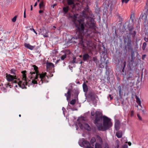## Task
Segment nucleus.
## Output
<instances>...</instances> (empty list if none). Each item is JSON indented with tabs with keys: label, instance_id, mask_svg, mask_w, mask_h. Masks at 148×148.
Here are the masks:
<instances>
[{
	"label": "nucleus",
	"instance_id": "nucleus-5",
	"mask_svg": "<svg viewBox=\"0 0 148 148\" xmlns=\"http://www.w3.org/2000/svg\"><path fill=\"white\" fill-rule=\"evenodd\" d=\"M103 119V116H102V113L99 111H96L95 112V119L94 122L97 127L98 130L99 126L100 124H102Z\"/></svg>",
	"mask_w": 148,
	"mask_h": 148
},
{
	"label": "nucleus",
	"instance_id": "nucleus-31",
	"mask_svg": "<svg viewBox=\"0 0 148 148\" xmlns=\"http://www.w3.org/2000/svg\"><path fill=\"white\" fill-rule=\"evenodd\" d=\"M95 12L96 14H99L100 11V9L98 8H95Z\"/></svg>",
	"mask_w": 148,
	"mask_h": 148
},
{
	"label": "nucleus",
	"instance_id": "nucleus-25",
	"mask_svg": "<svg viewBox=\"0 0 148 148\" xmlns=\"http://www.w3.org/2000/svg\"><path fill=\"white\" fill-rule=\"evenodd\" d=\"M116 135L118 138H121L122 136V133L121 132H117L116 133Z\"/></svg>",
	"mask_w": 148,
	"mask_h": 148
},
{
	"label": "nucleus",
	"instance_id": "nucleus-18",
	"mask_svg": "<svg viewBox=\"0 0 148 148\" xmlns=\"http://www.w3.org/2000/svg\"><path fill=\"white\" fill-rule=\"evenodd\" d=\"M72 90L71 89H68V91L67 93V100H68L71 97V93L72 92Z\"/></svg>",
	"mask_w": 148,
	"mask_h": 148
},
{
	"label": "nucleus",
	"instance_id": "nucleus-53",
	"mask_svg": "<svg viewBox=\"0 0 148 148\" xmlns=\"http://www.w3.org/2000/svg\"><path fill=\"white\" fill-rule=\"evenodd\" d=\"M43 12V10H40L39 11V13L40 14H41Z\"/></svg>",
	"mask_w": 148,
	"mask_h": 148
},
{
	"label": "nucleus",
	"instance_id": "nucleus-41",
	"mask_svg": "<svg viewBox=\"0 0 148 148\" xmlns=\"http://www.w3.org/2000/svg\"><path fill=\"white\" fill-rule=\"evenodd\" d=\"M6 87L7 88L8 87V86H9L10 87V88H11V84H10V83L9 82H8L7 84H5Z\"/></svg>",
	"mask_w": 148,
	"mask_h": 148
},
{
	"label": "nucleus",
	"instance_id": "nucleus-59",
	"mask_svg": "<svg viewBox=\"0 0 148 148\" xmlns=\"http://www.w3.org/2000/svg\"><path fill=\"white\" fill-rule=\"evenodd\" d=\"M33 10V8H32V5H31V8H30V10L31 11H32V10Z\"/></svg>",
	"mask_w": 148,
	"mask_h": 148
},
{
	"label": "nucleus",
	"instance_id": "nucleus-22",
	"mask_svg": "<svg viewBox=\"0 0 148 148\" xmlns=\"http://www.w3.org/2000/svg\"><path fill=\"white\" fill-rule=\"evenodd\" d=\"M75 0H66L67 4L69 5H72L74 4V1Z\"/></svg>",
	"mask_w": 148,
	"mask_h": 148
},
{
	"label": "nucleus",
	"instance_id": "nucleus-23",
	"mask_svg": "<svg viewBox=\"0 0 148 148\" xmlns=\"http://www.w3.org/2000/svg\"><path fill=\"white\" fill-rule=\"evenodd\" d=\"M44 2L43 1H42L40 2L39 4V7L40 9H44Z\"/></svg>",
	"mask_w": 148,
	"mask_h": 148
},
{
	"label": "nucleus",
	"instance_id": "nucleus-3",
	"mask_svg": "<svg viewBox=\"0 0 148 148\" xmlns=\"http://www.w3.org/2000/svg\"><path fill=\"white\" fill-rule=\"evenodd\" d=\"M34 69L33 71L30 72L31 75L29 76L30 78H33L34 79H38V78H39L40 79V81L39 82V85L42 84L43 81L45 79V77L46 76L48 78V76L46 75L47 73H42L40 74L39 72L38 69V67L36 65H34Z\"/></svg>",
	"mask_w": 148,
	"mask_h": 148
},
{
	"label": "nucleus",
	"instance_id": "nucleus-16",
	"mask_svg": "<svg viewBox=\"0 0 148 148\" xmlns=\"http://www.w3.org/2000/svg\"><path fill=\"white\" fill-rule=\"evenodd\" d=\"M120 126V123L119 121H116L115 124V127L116 130L117 131L119 129Z\"/></svg>",
	"mask_w": 148,
	"mask_h": 148
},
{
	"label": "nucleus",
	"instance_id": "nucleus-46",
	"mask_svg": "<svg viewBox=\"0 0 148 148\" xmlns=\"http://www.w3.org/2000/svg\"><path fill=\"white\" fill-rule=\"evenodd\" d=\"M30 30L31 31H33V32H34L36 34H37V32H36L35 31V30H34V29L32 28H31L30 29Z\"/></svg>",
	"mask_w": 148,
	"mask_h": 148
},
{
	"label": "nucleus",
	"instance_id": "nucleus-60",
	"mask_svg": "<svg viewBox=\"0 0 148 148\" xmlns=\"http://www.w3.org/2000/svg\"><path fill=\"white\" fill-rule=\"evenodd\" d=\"M60 61V60L59 59V60H57V61H56V63H58Z\"/></svg>",
	"mask_w": 148,
	"mask_h": 148
},
{
	"label": "nucleus",
	"instance_id": "nucleus-13",
	"mask_svg": "<svg viewBox=\"0 0 148 148\" xmlns=\"http://www.w3.org/2000/svg\"><path fill=\"white\" fill-rule=\"evenodd\" d=\"M6 79L8 82H12L14 80L13 76L10 74H7Z\"/></svg>",
	"mask_w": 148,
	"mask_h": 148
},
{
	"label": "nucleus",
	"instance_id": "nucleus-11",
	"mask_svg": "<svg viewBox=\"0 0 148 148\" xmlns=\"http://www.w3.org/2000/svg\"><path fill=\"white\" fill-rule=\"evenodd\" d=\"M46 68L47 70H50L51 69L53 68L54 67V65L51 62H47L46 63Z\"/></svg>",
	"mask_w": 148,
	"mask_h": 148
},
{
	"label": "nucleus",
	"instance_id": "nucleus-52",
	"mask_svg": "<svg viewBox=\"0 0 148 148\" xmlns=\"http://www.w3.org/2000/svg\"><path fill=\"white\" fill-rule=\"evenodd\" d=\"M146 56V55H143L142 56V59L144 60V59L145 58V57Z\"/></svg>",
	"mask_w": 148,
	"mask_h": 148
},
{
	"label": "nucleus",
	"instance_id": "nucleus-48",
	"mask_svg": "<svg viewBox=\"0 0 148 148\" xmlns=\"http://www.w3.org/2000/svg\"><path fill=\"white\" fill-rule=\"evenodd\" d=\"M25 11H26V9L25 8L24 12V16H23L24 18H25L26 17Z\"/></svg>",
	"mask_w": 148,
	"mask_h": 148
},
{
	"label": "nucleus",
	"instance_id": "nucleus-14",
	"mask_svg": "<svg viewBox=\"0 0 148 148\" xmlns=\"http://www.w3.org/2000/svg\"><path fill=\"white\" fill-rule=\"evenodd\" d=\"M82 144L83 146L86 148H87L90 145V143L87 141H83L82 142Z\"/></svg>",
	"mask_w": 148,
	"mask_h": 148
},
{
	"label": "nucleus",
	"instance_id": "nucleus-45",
	"mask_svg": "<svg viewBox=\"0 0 148 148\" xmlns=\"http://www.w3.org/2000/svg\"><path fill=\"white\" fill-rule=\"evenodd\" d=\"M128 148L127 145L126 144H125L122 146V148Z\"/></svg>",
	"mask_w": 148,
	"mask_h": 148
},
{
	"label": "nucleus",
	"instance_id": "nucleus-10",
	"mask_svg": "<svg viewBox=\"0 0 148 148\" xmlns=\"http://www.w3.org/2000/svg\"><path fill=\"white\" fill-rule=\"evenodd\" d=\"M147 16L144 13V14H142L140 17V19L143 20L145 23L147 22Z\"/></svg>",
	"mask_w": 148,
	"mask_h": 148
},
{
	"label": "nucleus",
	"instance_id": "nucleus-64",
	"mask_svg": "<svg viewBox=\"0 0 148 148\" xmlns=\"http://www.w3.org/2000/svg\"><path fill=\"white\" fill-rule=\"evenodd\" d=\"M105 64H106V67H107V63L106 62L105 63Z\"/></svg>",
	"mask_w": 148,
	"mask_h": 148
},
{
	"label": "nucleus",
	"instance_id": "nucleus-44",
	"mask_svg": "<svg viewBox=\"0 0 148 148\" xmlns=\"http://www.w3.org/2000/svg\"><path fill=\"white\" fill-rule=\"evenodd\" d=\"M104 148H109V145L107 143L105 144Z\"/></svg>",
	"mask_w": 148,
	"mask_h": 148
},
{
	"label": "nucleus",
	"instance_id": "nucleus-15",
	"mask_svg": "<svg viewBox=\"0 0 148 148\" xmlns=\"http://www.w3.org/2000/svg\"><path fill=\"white\" fill-rule=\"evenodd\" d=\"M24 46L25 47L31 50H32L35 47V46H32L29 44L27 43H25Z\"/></svg>",
	"mask_w": 148,
	"mask_h": 148
},
{
	"label": "nucleus",
	"instance_id": "nucleus-37",
	"mask_svg": "<svg viewBox=\"0 0 148 148\" xmlns=\"http://www.w3.org/2000/svg\"><path fill=\"white\" fill-rule=\"evenodd\" d=\"M78 124L79 126L80 127V128L81 129H82L83 127V125L81 122H79L78 123Z\"/></svg>",
	"mask_w": 148,
	"mask_h": 148
},
{
	"label": "nucleus",
	"instance_id": "nucleus-42",
	"mask_svg": "<svg viewBox=\"0 0 148 148\" xmlns=\"http://www.w3.org/2000/svg\"><path fill=\"white\" fill-rule=\"evenodd\" d=\"M91 114L92 116H94L95 115V113L94 111H92L91 112Z\"/></svg>",
	"mask_w": 148,
	"mask_h": 148
},
{
	"label": "nucleus",
	"instance_id": "nucleus-28",
	"mask_svg": "<svg viewBox=\"0 0 148 148\" xmlns=\"http://www.w3.org/2000/svg\"><path fill=\"white\" fill-rule=\"evenodd\" d=\"M92 61H94L97 64L98 63V61L97 60V58L96 57H93L92 59Z\"/></svg>",
	"mask_w": 148,
	"mask_h": 148
},
{
	"label": "nucleus",
	"instance_id": "nucleus-61",
	"mask_svg": "<svg viewBox=\"0 0 148 148\" xmlns=\"http://www.w3.org/2000/svg\"><path fill=\"white\" fill-rule=\"evenodd\" d=\"M128 144L129 146H131V143L129 142L128 143Z\"/></svg>",
	"mask_w": 148,
	"mask_h": 148
},
{
	"label": "nucleus",
	"instance_id": "nucleus-40",
	"mask_svg": "<svg viewBox=\"0 0 148 148\" xmlns=\"http://www.w3.org/2000/svg\"><path fill=\"white\" fill-rule=\"evenodd\" d=\"M36 80V79H34L33 80H32V83L34 84H37V80ZM36 80H39L38 79Z\"/></svg>",
	"mask_w": 148,
	"mask_h": 148
},
{
	"label": "nucleus",
	"instance_id": "nucleus-30",
	"mask_svg": "<svg viewBox=\"0 0 148 148\" xmlns=\"http://www.w3.org/2000/svg\"><path fill=\"white\" fill-rule=\"evenodd\" d=\"M76 99H72L70 101V104L71 105H74L76 103Z\"/></svg>",
	"mask_w": 148,
	"mask_h": 148
},
{
	"label": "nucleus",
	"instance_id": "nucleus-34",
	"mask_svg": "<svg viewBox=\"0 0 148 148\" xmlns=\"http://www.w3.org/2000/svg\"><path fill=\"white\" fill-rule=\"evenodd\" d=\"M78 4H79V3H77L76 4H75V3H74V4H72L73 5L72 7V9H74L76 8V5H78Z\"/></svg>",
	"mask_w": 148,
	"mask_h": 148
},
{
	"label": "nucleus",
	"instance_id": "nucleus-49",
	"mask_svg": "<svg viewBox=\"0 0 148 148\" xmlns=\"http://www.w3.org/2000/svg\"><path fill=\"white\" fill-rule=\"evenodd\" d=\"M76 58L75 57H73V60L71 62L72 63H74L75 62V59Z\"/></svg>",
	"mask_w": 148,
	"mask_h": 148
},
{
	"label": "nucleus",
	"instance_id": "nucleus-50",
	"mask_svg": "<svg viewBox=\"0 0 148 148\" xmlns=\"http://www.w3.org/2000/svg\"><path fill=\"white\" fill-rule=\"evenodd\" d=\"M131 116H132L134 115V111L133 110H132L131 111L130 113Z\"/></svg>",
	"mask_w": 148,
	"mask_h": 148
},
{
	"label": "nucleus",
	"instance_id": "nucleus-21",
	"mask_svg": "<svg viewBox=\"0 0 148 148\" xmlns=\"http://www.w3.org/2000/svg\"><path fill=\"white\" fill-rule=\"evenodd\" d=\"M69 6H67L66 7H64L63 8V10L65 14L67 13L69 10Z\"/></svg>",
	"mask_w": 148,
	"mask_h": 148
},
{
	"label": "nucleus",
	"instance_id": "nucleus-57",
	"mask_svg": "<svg viewBox=\"0 0 148 148\" xmlns=\"http://www.w3.org/2000/svg\"><path fill=\"white\" fill-rule=\"evenodd\" d=\"M37 5V2H36L35 3V4L34 5V7H35V6H36Z\"/></svg>",
	"mask_w": 148,
	"mask_h": 148
},
{
	"label": "nucleus",
	"instance_id": "nucleus-12",
	"mask_svg": "<svg viewBox=\"0 0 148 148\" xmlns=\"http://www.w3.org/2000/svg\"><path fill=\"white\" fill-rule=\"evenodd\" d=\"M90 57L88 54L85 53L83 56V60L84 61H87Z\"/></svg>",
	"mask_w": 148,
	"mask_h": 148
},
{
	"label": "nucleus",
	"instance_id": "nucleus-58",
	"mask_svg": "<svg viewBox=\"0 0 148 148\" xmlns=\"http://www.w3.org/2000/svg\"><path fill=\"white\" fill-rule=\"evenodd\" d=\"M44 36L45 37H48V36L47 35L45 34V35H44Z\"/></svg>",
	"mask_w": 148,
	"mask_h": 148
},
{
	"label": "nucleus",
	"instance_id": "nucleus-17",
	"mask_svg": "<svg viewBox=\"0 0 148 148\" xmlns=\"http://www.w3.org/2000/svg\"><path fill=\"white\" fill-rule=\"evenodd\" d=\"M83 125L84 128L85 129L88 131L90 130L91 128L88 124L84 123H83Z\"/></svg>",
	"mask_w": 148,
	"mask_h": 148
},
{
	"label": "nucleus",
	"instance_id": "nucleus-4",
	"mask_svg": "<svg viewBox=\"0 0 148 148\" xmlns=\"http://www.w3.org/2000/svg\"><path fill=\"white\" fill-rule=\"evenodd\" d=\"M112 125V123L111 119L107 116L104 115L103 120V125L100 124L99 126L98 130L101 131H105L109 129Z\"/></svg>",
	"mask_w": 148,
	"mask_h": 148
},
{
	"label": "nucleus",
	"instance_id": "nucleus-24",
	"mask_svg": "<svg viewBox=\"0 0 148 148\" xmlns=\"http://www.w3.org/2000/svg\"><path fill=\"white\" fill-rule=\"evenodd\" d=\"M136 102L138 104V105L140 106L141 101L139 98L136 95Z\"/></svg>",
	"mask_w": 148,
	"mask_h": 148
},
{
	"label": "nucleus",
	"instance_id": "nucleus-33",
	"mask_svg": "<svg viewBox=\"0 0 148 148\" xmlns=\"http://www.w3.org/2000/svg\"><path fill=\"white\" fill-rule=\"evenodd\" d=\"M147 45V44L146 42H144L143 43V50H145L146 47V46Z\"/></svg>",
	"mask_w": 148,
	"mask_h": 148
},
{
	"label": "nucleus",
	"instance_id": "nucleus-51",
	"mask_svg": "<svg viewBox=\"0 0 148 148\" xmlns=\"http://www.w3.org/2000/svg\"><path fill=\"white\" fill-rule=\"evenodd\" d=\"M108 97L110 98V100H112L113 99V97L111 96V95H109Z\"/></svg>",
	"mask_w": 148,
	"mask_h": 148
},
{
	"label": "nucleus",
	"instance_id": "nucleus-55",
	"mask_svg": "<svg viewBox=\"0 0 148 148\" xmlns=\"http://www.w3.org/2000/svg\"><path fill=\"white\" fill-rule=\"evenodd\" d=\"M62 110L63 111V113H64V111L66 110L63 107L62 108Z\"/></svg>",
	"mask_w": 148,
	"mask_h": 148
},
{
	"label": "nucleus",
	"instance_id": "nucleus-43",
	"mask_svg": "<svg viewBox=\"0 0 148 148\" xmlns=\"http://www.w3.org/2000/svg\"><path fill=\"white\" fill-rule=\"evenodd\" d=\"M130 0H122V3H127Z\"/></svg>",
	"mask_w": 148,
	"mask_h": 148
},
{
	"label": "nucleus",
	"instance_id": "nucleus-9",
	"mask_svg": "<svg viewBox=\"0 0 148 148\" xmlns=\"http://www.w3.org/2000/svg\"><path fill=\"white\" fill-rule=\"evenodd\" d=\"M72 92L73 94H72V95L74 96L73 98H77L78 94L79 93V91L78 89L77 88H75L72 90Z\"/></svg>",
	"mask_w": 148,
	"mask_h": 148
},
{
	"label": "nucleus",
	"instance_id": "nucleus-6",
	"mask_svg": "<svg viewBox=\"0 0 148 148\" xmlns=\"http://www.w3.org/2000/svg\"><path fill=\"white\" fill-rule=\"evenodd\" d=\"M26 71H21V73L23 74V81H20L18 83V85L19 87L22 89H26L27 88L25 86L27 85L26 82Z\"/></svg>",
	"mask_w": 148,
	"mask_h": 148
},
{
	"label": "nucleus",
	"instance_id": "nucleus-29",
	"mask_svg": "<svg viewBox=\"0 0 148 148\" xmlns=\"http://www.w3.org/2000/svg\"><path fill=\"white\" fill-rule=\"evenodd\" d=\"M96 140L95 137H92L91 140H90V142L92 144H93L94 142Z\"/></svg>",
	"mask_w": 148,
	"mask_h": 148
},
{
	"label": "nucleus",
	"instance_id": "nucleus-26",
	"mask_svg": "<svg viewBox=\"0 0 148 148\" xmlns=\"http://www.w3.org/2000/svg\"><path fill=\"white\" fill-rule=\"evenodd\" d=\"M95 148H102L101 145L99 143H96L95 145Z\"/></svg>",
	"mask_w": 148,
	"mask_h": 148
},
{
	"label": "nucleus",
	"instance_id": "nucleus-1",
	"mask_svg": "<svg viewBox=\"0 0 148 148\" xmlns=\"http://www.w3.org/2000/svg\"><path fill=\"white\" fill-rule=\"evenodd\" d=\"M82 16L78 14H74L73 16V21L75 26L76 34L74 37H72L69 41L70 43H78L84 47V37H88L90 33V32L86 27L94 29L95 26L94 20L89 17L85 11L82 12Z\"/></svg>",
	"mask_w": 148,
	"mask_h": 148
},
{
	"label": "nucleus",
	"instance_id": "nucleus-20",
	"mask_svg": "<svg viewBox=\"0 0 148 148\" xmlns=\"http://www.w3.org/2000/svg\"><path fill=\"white\" fill-rule=\"evenodd\" d=\"M83 91L84 92H86L88 91V88L87 85L85 83L83 84Z\"/></svg>",
	"mask_w": 148,
	"mask_h": 148
},
{
	"label": "nucleus",
	"instance_id": "nucleus-8",
	"mask_svg": "<svg viewBox=\"0 0 148 148\" xmlns=\"http://www.w3.org/2000/svg\"><path fill=\"white\" fill-rule=\"evenodd\" d=\"M131 71V70H129V74L127 75V80H133L134 79L135 77L133 75V73H132V72H130V71H132V72H133V71Z\"/></svg>",
	"mask_w": 148,
	"mask_h": 148
},
{
	"label": "nucleus",
	"instance_id": "nucleus-35",
	"mask_svg": "<svg viewBox=\"0 0 148 148\" xmlns=\"http://www.w3.org/2000/svg\"><path fill=\"white\" fill-rule=\"evenodd\" d=\"M66 54H65L64 55H62L61 56V58L62 60H63L65 58H66Z\"/></svg>",
	"mask_w": 148,
	"mask_h": 148
},
{
	"label": "nucleus",
	"instance_id": "nucleus-36",
	"mask_svg": "<svg viewBox=\"0 0 148 148\" xmlns=\"http://www.w3.org/2000/svg\"><path fill=\"white\" fill-rule=\"evenodd\" d=\"M116 15L118 16L119 18V21H122V18L120 16V15L118 13H117Z\"/></svg>",
	"mask_w": 148,
	"mask_h": 148
},
{
	"label": "nucleus",
	"instance_id": "nucleus-62",
	"mask_svg": "<svg viewBox=\"0 0 148 148\" xmlns=\"http://www.w3.org/2000/svg\"><path fill=\"white\" fill-rule=\"evenodd\" d=\"M76 130H77L78 129V127L77 125V124H76Z\"/></svg>",
	"mask_w": 148,
	"mask_h": 148
},
{
	"label": "nucleus",
	"instance_id": "nucleus-56",
	"mask_svg": "<svg viewBox=\"0 0 148 148\" xmlns=\"http://www.w3.org/2000/svg\"><path fill=\"white\" fill-rule=\"evenodd\" d=\"M121 69H122V71H121L122 72L124 73V72L125 69H123L122 68Z\"/></svg>",
	"mask_w": 148,
	"mask_h": 148
},
{
	"label": "nucleus",
	"instance_id": "nucleus-19",
	"mask_svg": "<svg viewBox=\"0 0 148 148\" xmlns=\"http://www.w3.org/2000/svg\"><path fill=\"white\" fill-rule=\"evenodd\" d=\"M88 98H94L95 97L94 92L92 91L89 92L88 95Z\"/></svg>",
	"mask_w": 148,
	"mask_h": 148
},
{
	"label": "nucleus",
	"instance_id": "nucleus-39",
	"mask_svg": "<svg viewBox=\"0 0 148 148\" xmlns=\"http://www.w3.org/2000/svg\"><path fill=\"white\" fill-rule=\"evenodd\" d=\"M16 18H17V16H15L12 19V21L13 22H15V21H16Z\"/></svg>",
	"mask_w": 148,
	"mask_h": 148
},
{
	"label": "nucleus",
	"instance_id": "nucleus-63",
	"mask_svg": "<svg viewBox=\"0 0 148 148\" xmlns=\"http://www.w3.org/2000/svg\"><path fill=\"white\" fill-rule=\"evenodd\" d=\"M14 79H16V75H15L14 76H13Z\"/></svg>",
	"mask_w": 148,
	"mask_h": 148
},
{
	"label": "nucleus",
	"instance_id": "nucleus-2",
	"mask_svg": "<svg viewBox=\"0 0 148 148\" xmlns=\"http://www.w3.org/2000/svg\"><path fill=\"white\" fill-rule=\"evenodd\" d=\"M123 42L125 44L124 48L127 51L128 49L129 51H131V59L128 61V63L127 65L129 70L131 71H135L136 69V66L138 65V63L134 61V53L132 47V41L131 38L127 36L123 37Z\"/></svg>",
	"mask_w": 148,
	"mask_h": 148
},
{
	"label": "nucleus",
	"instance_id": "nucleus-54",
	"mask_svg": "<svg viewBox=\"0 0 148 148\" xmlns=\"http://www.w3.org/2000/svg\"><path fill=\"white\" fill-rule=\"evenodd\" d=\"M71 53V52L69 50H68V51H67V53L68 54H70Z\"/></svg>",
	"mask_w": 148,
	"mask_h": 148
},
{
	"label": "nucleus",
	"instance_id": "nucleus-38",
	"mask_svg": "<svg viewBox=\"0 0 148 148\" xmlns=\"http://www.w3.org/2000/svg\"><path fill=\"white\" fill-rule=\"evenodd\" d=\"M126 62L125 61L123 63V64L122 65V68L123 69H125V67L126 66Z\"/></svg>",
	"mask_w": 148,
	"mask_h": 148
},
{
	"label": "nucleus",
	"instance_id": "nucleus-47",
	"mask_svg": "<svg viewBox=\"0 0 148 148\" xmlns=\"http://www.w3.org/2000/svg\"><path fill=\"white\" fill-rule=\"evenodd\" d=\"M137 116H138V118L140 120H141L142 119V118L140 116L139 114H137Z\"/></svg>",
	"mask_w": 148,
	"mask_h": 148
},
{
	"label": "nucleus",
	"instance_id": "nucleus-7",
	"mask_svg": "<svg viewBox=\"0 0 148 148\" xmlns=\"http://www.w3.org/2000/svg\"><path fill=\"white\" fill-rule=\"evenodd\" d=\"M127 28L129 31V34L132 35V37L134 38L136 34V32L135 31H132L134 29L133 25L130 26V24L129 23L127 26Z\"/></svg>",
	"mask_w": 148,
	"mask_h": 148
},
{
	"label": "nucleus",
	"instance_id": "nucleus-32",
	"mask_svg": "<svg viewBox=\"0 0 148 148\" xmlns=\"http://www.w3.org/2000/svg\"><path fill=\"white\" fill-rule=\"evenodd\" d=\"M116 148H119V141L118 140H116Z\"/></svg>",
	"mask_w": 148,
	"mask_h": 148
},
{
	"label": "nucleus",
	"instance_id": "nucleus-27",
	"mask_svg": "<svg viewBox=\"0 0 148 148\" xmlns=\"http://www.w3.org/2000/svg\"><path fill=\"white\" fill-rule=\"evenodd\" d=\"M10 73L12 74H13L14 75L16 74V70L15 69H12L10 71Z\"/></svg>",
	"mask_w": 148,
	"mask_h": 148
}]
</instances>
